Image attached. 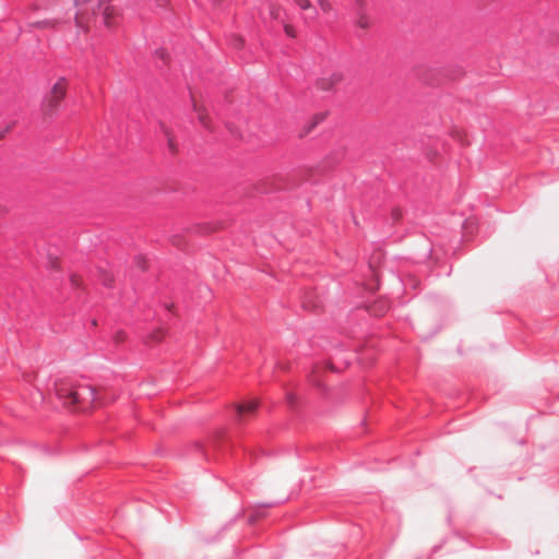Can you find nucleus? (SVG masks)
<instances>
[{
	"mask_svg": "<svg viewBox=\"0 0 559 559\" xmlns=\"http://www.w3.org/2000/svg\"><path fill=\"white\" fill-rule=\"evenodd\" d=\"M55 394L62 406L72 412H87L104 404L97 389L86 383L59 381L55 384Z\"/></svg>",
	"mask_w": 559,
	"mask_h": 559,
	"instance_id": "nucleus-1",
	"label": "nucleus"
},
{
	"mask_svg": "<svg viewBox=\"0 0 559 559\" xmlns=\"http://www.w3.org/2000/svg\"><path fill=\"white\" fill-rule=\"evenodd\" d=\"M67 91L68 81L64 78L58 79L43 99L41 106L45 116H52L57 112L67 95Z\"/></svg>",
	"mask_w": 559,
	"mask_h": 559,
	"instance_id": "nucleus-2",
	"label": "nucleus"
},
{
	"mask_svg": "<svg viewBox=\"0 0 559 559\" xmlns=\"http://www.w3.org/2000/svg\"><path fill=\"white\" fill-rule=\"evenodd\" d=\"M344 79L345 75L343 72L333 71L320 76L316 82V86L318 90L322 92H335L337 86L344 81Z\"/></svg>",
	"mask_w": 559,
	"mask_h": 559,
	"instance_id": "nucleus-3",
	"label": "nucleus"
},
{
	"mask_svg": "<svg viewBox=\"0 0 559 559\" xmlns=\"http://www.w3.org/2000/svg\"><path fill=\"white\" fill-rule=\"evenodd\" d=\"M259 406L258 400H249L243 403H239L236 405V411L238 415V420L240 423L245 421L247 418L254 415L257 408Z\"/></svg>",
	"mask_w": 559,
	"mask_h": 559,
	"instance_id": "nucleus-4",
	"label": "nucleus"
},
{
	"mask_svg": "<svg viewBox=\"0 0 559 559\" xmlns=\"http://www.w3.org/2000/svg\"><path fill=\"white\" fill-rule=\"evenodd\" d=\"M192 106H193L194 112L197 114L199 122L205 129L211 130L212 129L211 119L206 112L205 107L203 105L199 104L194 98L192 99Z\"/></svg>",
	"mask_w": 559,
	"mask_h": 559,
	"instance_id": "nucleus-5",
	"label": "nucleus"
},
{
	"mask_svg": "<svg viewBox=\"0 0 559 559\" xmlns=\"http://www.w3.org/2000/svg\"><path fill=\"white\" fill-rule=\"evenodd\" d=\"M102 14L104 19V24L108 28H111L116 25L117 19L120 15L119 10L114 5H106Z\"/></svg>",
	"mask_w": 559,
	"mask_h": 559,
	"instance_id": "nucleus-6",
	"label": "nucleus"
},
{
	"mask_svg": "<svg viewBox=\"0 0 559 559\" xmlns=\"http://www.w3.org/2000/svg\"><path fill=\"white\" fill-rule=\"evenodd\" d=\"M57 25V21L56 20H44V21H38V22H34V23H31L29 26L31 27H35V28H55Z\"/></svg>",
	"mask_w": 559,
	"mask_h": 559,
	"instance_id": "nucleus-7",
	"label": "nucleus"
},
{
	"mask_svg": "<svg viewBox=\"0 0 559 559\" xmlns=\"http://www.w3.org/2000/svg\"><path fill=\"white\" fill-rule=\"evenodd\" d=\"M326 118L325 112L316 114L309 121L308 132L316 128L319 123H321Z\"/></svg>",
	"mask_w": 559,
	"mask_h": 559,
	"instance_id": "nucleus-8",
	"label": "nucleus"
},
{
	"mask_svg": "<svg viewBox=\"0 0 559 559\" xmlns=\"http://www.w3.org/2000/svg\"><path fill=\"white\" fill-rule=\"evenodd\" d=\"M356 25L362 29H367L369 28V26L371 25V20L369 16H367L366 14L361 13L358 15L357 20H356Z\"/></svg>",
	"mask_w": 559,
	"mask_h": 559,
	"instance_id": "nucleus-9",
	"label": "nucleus"
},
{
	"mask_svg": "<svg viewBox=\"0 0 559 559\" xmlns=\"http://www.w3.org/2000/svg\"><path fill=\"white\" fill-rule=\"evenodd\" d=\"M296 5H298L301 10H312L314 16L317 15V11L314 10L310 0H293Z\"/></svg>",
	"mask_w": 559,
	"mask_h": 559,
	"instance_id": "nucleus-10",
	"label": "nucleus"
},
{
	"mask_svg": "<svg viewBox=\"0 0 559 559\" xmlns=\"http://www.w3.org/2000/svg\"><path fill=\"white\" fill-rule=\"evenodd\" d=\"M165 335V332L162 329L155 330L150 336L147 342L151 343H159Z\"/></svg>",
	"mask_w": 559,
	"mask_h": 559,
	"instance_id": "nucleus-11",
	"label": "nucleus"
},
{
	"mask_svg": "<svg viewBox=\"0 0 559 559\" xmlns=\"http://www.w3.org/2000/svg\"><path fill=\"white\" fill-rule=\"evenodd\" d=\"M318 4L324 13L333 11V5L329 0H318Z\"/></svg>",
	"mask_w": 559,
	"mask_h": 559,
	"instance_id": "nucleus-12",
	"label": "nucleus"
},
{
	"mask_svg": "<svg viewBox=\"0 0 559 559\" xmlns=\"http://www.w3.org/2000/svg\"><path fill=\"white\" fill-rule=\"evenodd\" d=\"M102 280H103V283L106 285V286H110L114 282V276L108 273V272H105V271H102Z\"/></svg>",
	"mask_w": 559,
	"mask_h": 559,
	"instance_id": "nucleus-13",
	"label": "nucleus"
},
{
	"mask_svg": "<svg viewBox=\"0 0 559 559\" xmlns=\"http://www.w3.org/2000/svg\"><path fill=\"white\" fill-rule=\"evenodd\" d=\"M127 338V335L123 331H117L115 334H114V341L119 344V343H122L124 342Z\"/></svg>",
	"mask_w": 559,
	"mask_h": 559,
	"instance_id": "nucleus-14",
	"label": "nucleus"
},
{
	"mask_svg": "<svg viewBox=\"0 0 559 559\" xmlns=\"http://www.w3.org/2000/svg\"><path fill=\"white\" fill-rule=\"evenodd\" d=\"M284 31H285L287 36H289L292 38L296 37V31H295L294 26H292L289 24H285L284 25Z\"/></svg>",
	"mask_w": 559,
	"mask_h": 559,
	"instance_id": "nucleus-15",
	"label": "nucleus"
},
{
	"mask_svg": "<svg viewBox=\"0 0 559 559\" xmlns=\"http://www.w3.org/2000/svg\"><path fill=\"white\" fill-rule=\"evenodd\" d=\"M270 14L273 19L277 20L280 17V7L272 4L270 7Z\"/></svg>",
	"mask_w": 559,
	"mask_h": 559,
	"instance_id": "nucleus-16",
	"label": "nucleus"
},
{
	"mask_svg": "<svg viewBox=\"0 0 559 559\" xmlns=\"http://www.w3.org/2000/svg\"><path fill=\"white\" fill-rule=\"evenodd\" d=\"M166 135L168 136V144L171 152H176V145L173 141V138L170 136L169 132L166 130Z\"/></svg>",
	"mask_w": 559,
	"mask_h": 559,
	"instance_id": "nucleus-17",
	"label": "nucleus"
},
{
	"mask_svg": "<svg viewBox=\"0 0 559 559\" xmlns=\"http://www.w3.org/2000/svg\"><path fill=\"white\" fill-rule=\"evenodd\" d=\"M171 241H173V243H174L175 246H177V247H180V246H181V239H180V237H179V236H175V237H173V240H171Z\"/></svg>",
	"mask_w": 559,
	"mask_h": 559,
	"instance_id": "nucleus-18",
	"label": "nucleus"
},
{
	"mask_svg": "<svg viewBox=\"0 0 559 559\" xmlns=\"http://www.w3.org/2000/svg\"><path fill=\"white\" fill-rule=\"evenodd\" d=\"M386 309V306H381V308L379 310H373V314L376 316H381Z\"/></svg>",
	"mask_w": 559,
	"mask_h": 559,
	"instance_id": "nucleus-19",
	"label": "nucleus"
},
{
	"mask_svg": "<svg viewBox=\"0 0 559 559\" xmlns=\"http://www.w3.org/2000/svg\"><path fill=\"white\" fill-rule=\"evenodd\" d=\"M71 282H72L73 285H79L80 277L78 275H72L71 276Z\"/></svg>",
	"mask_w": 559,
	"mask_h": 559,
	"instance_id": "nucleus-20",
	"label": "nucleus"
},
{
	"mask_svg": "<svg viewBox=\"0 0 559 559\" xmlns=\"http://www.w3.org/2000/svg\"><path fill=\"white\" fill-rule=\"evenodd\" d=\"M90 0H75V4L76 5H80V4H85L87 3Z\"/></svg>",
	"mask_w": 559,
	"mask_h": 559,
	"instance_id": "nucleus-21",
	"label": "nucleus"
},
{
	"mask_svg": "<svg viewBox=\"0 0 559 559\" xmlns=\"http://www.w3.org/2000/svg\"><path fill=\"white\" fill-rule=\"evenodd\" d=\"M75 22H76V25H78V26H81V21H80V19H79V15H76V17H75Z\"/></svg>",
	"mask_w": 559,
	"mask_h": 559,
	"instance_id": "nucleus-22",
	"label": "nucleus"
},
{
	"mask_svg": "<svg viewBox=\"0 0 559 559\" xmlns=\"http://www.w3.org/2000/svg\"><path fill=\"white\" fill-rule=\"evenodd\" d=\"M164 57H165V52L160 51V58H164Z\"/></svg>",
	"mask_w": 559,
	"mask_h": 559,
	"instance_id": "nucleus-23",
	"label": "nucleus"
},
{
	"mask_svg": "<svg viewBox=\"0 0 559 559\" xmlns=\"http://www.w3.org/2000/svg\"><path fill=\"white\" fill-rule=\"evenodd\" d=\"M215 3H221L223 0H214Z\"/></svg>",
	"mask_w": 559,
	"mask_h": 559,
	"instance_id": "nucleus-24",
	"label": "nucleus"
}]
</instances>
